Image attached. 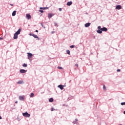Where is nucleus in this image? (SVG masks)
Wrapping results in <instances>:
<instances>
[{"label": "nucleus", "mask_w": 125, "mask_h": 125, "mask_svg": "<svg viewBox=\"0 0 125 125\" xmlns=\"http://www.w3.org/2000/svg\"><path fill=\"white\" fill-rule=\"evenodd\" d=\"M12 16H15L16 15V11H14L12 14Z\"/></svg>", "instance_id": "14"}, {"label": "nucleus", "mask_w": 125, "mask_h": 125, "mask_svg": "<svg viewBox=\"0 0 125 125\" xmlns=\"http://www.w3.org/2000/svg\"><path fill=\"white\" fill-rule=\"evenodd\" d=\"M58 87H59L60 88V89H61L62 90V89H64V85H59L58 86Z\"/></svg>", "instance_id": "12"}, {"label": "nucleus", "mask_w": 125, "mask_h": 125, "mask_svg": "<svg viewBox=\"0 0 125 125\" xmlns=\"http://www.w3.org/2000/svg\"><path fill=\"white\" fill-rule=\"evenodd\" d=\"M0 40H2V38H1V37H0Z\"/></svg>", "instance_id": "41"}, {"label": "nucleus", "mask_w": 125, "mask_h": 125, "mask_svg": "<svg viewBox=\"0 0 125 125\" xmlns=\"http://www.w3.org/2000/svg\"><path fill=\"white\" fill-rule=\"evenodd\" d=\"M57 25V23L55 22V23H54V25H55V26H56Z\"/></svg>", "instance_id": "34"}, {"label": "nucleus", "mask_w": 125, "mask_h": 125, "mask_svg": "<svg viewBox=\"0 0 125 125\" xmlns=\"http://www.w3.org/2000/svg\"><path fill=\"white\" fill-rule=\"evenodd\" d=\"M32 35V37H34L35 38V39H37V38H38V35H35V34H33Z\"/></svg>", "instance_id": "16"}, {"label": "nucleus", "mask_w": 125, "mask_h": 125, "mask_svg": "<svg viewBox=\"0 0 125 125\" xmlns=\"http://www.w3.org/2000/svg\"><path fill=\"white\" fill-rule=\"evenodd\" d=\"M70 47H75V45H72L70 46Z\"/></svg>", "instance_id": "28"}, {"label": "nucleus", "mask_w": 125, "mask_h": 125, "mask_svg": "<svg viewBox=\"0 0 125 125\" xmlns=\"http://www.w3.org/2000/svg\"><path fill=\"white\" fill-rule=\"evenodd\" d=\"M59 11H62V8H59Z\"/></svg>", "instance_id": "30"}, {"label": "nucleus", "mask_w": 125, "mask_h": 125, "mask_svg": "<svg viewBox=\"0 0 125 125\" xmlns=\"http://www.w3.org/2000/svg\"><path fill=\"white\" fill-rule=\"evenodd\" d=\"M19 98L20 100H21V101H24V99L25 98V96H20Z\"/></svg>", "instance_id": "5"}, {"label": "nucleus", "mask_w": 125, "mask_h": 125, "mask_svg": "<svg viewBox=\"0 0 125 125\" xmlns=\"http://www.w3.org/2000/svg\"><path fill=\"white\" fill-rule=\"evenodd\" d=\"M72 3H73V2H72V1H68L67 3V5H68V6H70V5H72Z\"/></svg>", "instance_id": "10"}, {"label": "nucleus", "mask_w": 125, "mask_h": 125, "mask_svg": "<svg viewBox=\"0 0 125 125\" xmlns=\"http://www.w3.org/2000/svg\"><path fill=\"white\" fill-rule=\"evenodd\" d=\"M124 114L125 115V111H124Z\"/></svg>", "instance_id": "42"}, {"label": "nucleus", "mask_w": 125, "mask_h": 125, "mask_svg": "<svg viewBox=\"0 0 125 125\" xmlns=\"http://www.w3.org/2000/svg\"><path fill=\"white\" fill-rule=\"evenodd\" d=\"M20 33H21V29L19 28L14 35V40H17L18 39V35H20Z\"/></svg>", "instance_id": "1"}, {"label": "nucleus", "mask_w": 125, "mask_h": 125, "mask_svg": "<svg viewBox=\"0 0 125 125\" xmlns=\"http://www.w3.org/2000/svg\"><path fill=\"white\" fill-rule=\"evenodd\" d=\"M27 71H26L25 69H21L20 70V73L21 74H24V73H26Z\"/></svg>", "instance_id": "9"}, {"label": "nucleus", "mask_w": 125, "mask_h": 125, "mask_svg": "<svg viewBox=\"0 0 125 125\" xmlns=\"http://www.w3.org/2000/svg\"><path fill=\"white\" fill-rule=\"evenodd\" d=\"M90 22H88L85 24L84 26L86 28H87V27H89L90 26Z\"/></svg>", "instance_id": "11"}, {"label": "nucleus", "mask_w": 125, "mask_h": 125, "mask_svg": "<svg viewBox=\"0 0 125 125\" xmlns=\"http://www.w3.org/2000/svg\"><path fill=\"white\" fill-rule=\"evenodd\" d=\"M75 66H76V67H78L79 66V64H78L77 63L75 64Z\"/></svg>", "instance_id": "31"}, {"label": "nucleus", "mask_w": 125, "mask_h": 125, "mask_svg": "<svg viewBox=\"0 0 125 125\" xmlns=\"http://www.w3.org/2000/svg\"><path fill=\"white\" fill-rule=\"evenodd\" d=\"M103 89L104 90H106V86H105V85H104Z\"/></svg>", "instance_id": "23"}, {"label": "nucleus", "mask_w": 125, "mask_h": 125, "mask_svg": "<svg viewBox=\"0 0 125 125\" xmlns=\"http://www.w3.org/2000/svg\"><path fill=\"white\" fill-rule=\"evenodd\" d=\"M66 52H67V53L69 55H70V50H66Z\"/></svg>", "instance_id": "22"}, {"label": "nucleus", "mask_w": 125, "mask_h": 125, "mask_svg": "<svg viewBox=\"0 0 125 125\" xmlns=\"http://www.w3.org/2000/svg\"><path fill=\"white\" fill-rule=\"evenodd\" d=\"M51 33V34H54V33H55V31H52Z\"/></svg>", "instance_id": "32"}, {"label": "nucleus", "mask_w": 125, "mask_h": 125, "mask_svg": "<svg viewBox=\"0 0 125 125\" xmlns=\"http://www.w3.org/2000/svg\"><path fill=\"white\" fill-rule=\"evenodd\" d=\"M58 69H59L60 70H63V67L61 66H58Z\"/></svg>", "instance_id": "20"}, {"label": "nucleus", "mask_w": 125, "mask_h": 125, "mask_svg": "<svg viewBox=\"0 0 125 125\" xmlns=\"http://www.w3.org/2000/svg\"><path fill=\"white\" fill-rule=\"evenodd\" d=\"M117 72H121V69H117Z\"/></svg>", "instance_id": "33"}, {"label": "nucleus", "mask_w": 125, "mask_h": 125, "mask_svg": "<svg viewBox=\"0 0 125 125\" xmlns=\"http://www.w3.org/2000/svg\"><path fill=\"white\" fill-rule=\"evenodd\" d=\"M55 109H54V108H51V111H54Z\"/></svg>", "instance_id": "29"}, {"label": "nucleus", "mask_w": 125, "mask_h": 125, "mask_svg": "<svg viewBox=\"0 0 125 125\" xmlns=\"http://www.w3.org/2000/svg\"><path fill=\"white\" fill-rule=\"evenodd\" d=\"M17 83L18 84H21L22 83H23V81H19V82H17Z\"/></svg>", "instance_id": "17"}, {"label": "nucleus", "mask_w": 125, "mask_h": 125, "mask_svg": "<svg viewBox=\"0 0 125 125\" xmlns=\"http://www.w3.org/2000/svg\"><path fill=\"white\" fill-rule=\"evenodd\" d=\"M53 16H54V14H52V13L48 14V18L49 19H50V18H51V17H52Z\"/></svg>", "instance_id": "3"}, {"label": "nucleus", "mask_w": 125, "mask_h": 125, "mask_svg": "<svg viewBox=\"0 0 125 125\" xmlns=\"http://www.w3.org/2000/svg\"><path fill=\"white\" fill-rule=\"evenodd\" d=\"M1 116H0V120H1Z\"/></svg>", "instance_id": "39"}, {"label": "nucleus", "mask_w": 125, "mask_h": 125, "mask_svg": "<svg viewBox=\"0 0 125 125\" xmlns=\"http://www.w3.org/2000/svg\"><path fill=\"white\" fill-rule=\"evenodd\" d=\"M40 9H43V10H44L45 9H48V7H40Z\"/></svg>", "instance_id": "15"}, {"label": "nucleus", "mask_w": 125, "mask_h": 125, "mask_svg": "<svg viewBox=\"0 0 125 125\" xmlns=\"http://www.w3.org/2000/svg\"><path fill=\"white\" fill-rule=\"evenodd\" d=\"M22 66H23V67H27V66H28V65L26 63H23Z\"/></svg>", "instance_id": "19"}, {"label": "nucleus", "mask_w": 125, "mask_h": 125, "mask_svg": "<svg viewBox=\"0 0 125 125\" xmlns=\"http://www.w3.org/2000/svg\"><path fill=\"white\" fill-rule=\"evenodd\" d=\"M26 18L28 19V20H30V19H31V15L27 14L26 15Z\"/></svg>", "instance_id": "6"}, {"label": "nucleus", "mask_w": 125, "mask_h": 125, "mask_svg": "<svg viewBox=\"0 0 125 125\" xmlns=\"http://www.w3.org/2000/svg\"><path fill=\"white\" fill-rule=\"evenodd\" d=\"M35 32H36V33H38V32H39V30H36L35 31Z\"/></svg>", "instance_id": "36"}, {"label": "nucleus", "mask_w": 125, "mask_h": 125, "mask_svg": "<svg viewBox=\"0 0 125 125\" xmlns=\"http://www.w3.org/2000/svg\"><path fill=\"white\" fill-rule=\"evenodd\" d=\"M36 39H38V41H40L41 40V39L40 38H37Z\"/></svg>", "instance_id": "35"}, {"label": "nucleus", "mask_w": 125, "mask_h": 125, "mask_svg": "<svg viewBox=\"0 0 125 125\" xmlns=\"http://www.w3.org/2000/svg\"><path fill=\"white\" fill-rule=\"evenodd\" d=\"M34 95H35V94H34V93H32L30 94V97H34Z\"/></svg>", "instance_id": "21"}, {"label": "nucleus", "mask_w": 125, "mask_h": 125, "mask_svg": "<svg viewBox=\"0 0 125 125\" xmlns=\"http://www.w3.org/2000/svg\"><path fill=\"white\" fill-rule=\"evenodd\" d=\"M39 12H41V13H43V10H40Z\"/></svg>", "instance_id": "25"}, {"label": "nucleus", "mask_w": 125, "mask_h": 125, "mask_svg": "<svg viewBox=\"0 0 125 125\" xmlns=\"http://www.w3.org/2000/svg\"><path fill=\"white\" fill-rule=\"evenodd\" d=\"M54 101L53 98H51L49 99V102H52Z\"/></svg>", "instance_id": "18"}, {"label": "nucleus", "mask_w": 125, "mask_h": 125, "mask_svg": "<svg viewBox=\"0 0 125 125\" xmlns=\"http://www.w3.org/2000/svg\"><path fill=\"white\" fill-rule=\"evenodd\" d=\"M15 103H18V101H16Z\"/></svg>", "instance_id": "40"}, {"label": "nucleus", "mask_w": 125, "mask_h": 125, "mask_svg": "<svg viewBox=\"0 0 125 125\" xmlns=\"http://www.w3.org/2000/svg\"><path fill=\"white\" fill-rule=\"evenodd\" d=\"M41 26H42V28H43L44 29H45V26H44L42 23H41Z\"/></svg>", "instance_id": "24"}, {"label": "nucleus", "mask_w": 125, "mask_h": 125, "mask_svg": "<svg viewBox=\"0 0 125 125\" xmlns=\"http://www.w3.org/2000/svg\"><path fill=\"white\" fill-rule=\"evenodd\" d=\"M101 31L102 32H107L108 31V29L106 27H103L101 28Z\"/></svg>", "instance_id": "4"}, {"label": "nucleus", "mask_w": 125, "mask_h": 125, "mask_svg": "<svg viewBox=\"0 0 125 125\" xmlns=\"http://www.w3.org/2000/svg\"><path fill=\"white\" fill-rule=\"evenodd\" d=\"M27 54L28 59H30V58H32V56H33V55L31 53H28Z\"/></svg>", "instance_id": "8"}, {"label": "nucleus", "mask_w": 125, "mask_h": 125, "mask_svg": "<svg viewBox=\"0 0 125 125\" xmlns=\"http://www.w3.org/2000/svg\"><path fill=\"white\" fill-rule=\"evenodd\" d=\"M97 32L98 34H102V30H101V29H98V30H97Z\"/></svg>", "instance_id": "13"}, {"label": "nucleus", "mask_w": 125, "mask_h": 125, "mask_svg": "<svg viewBox=\"0 0 125 125\" xmlns=\"http://www.w3.org/2000/svg\"><path fill=\"white\" fill-rule=\"evenodd\" d=\"M116 9H118V10H120V9H122V6H121V5H118L116 6Z\"/></svg>", "instance_id": "7"}, {"label": "nucleus", "mask_w": 125, "mask_h": 125, "mask_svg": "<svg viewBox=\"0 0 125 125\" xmlns=\"http://www.w3.org/2000/svg\"><path fill=\"white\" fill-rule=\"evenodd\" d=\"M98 29H99V30H101V29H102V28H101V26H99L98 27Z\"/></svg>", "instance_id": "26"}, {"label": "nucleus", "mask_w": 125, "mask_h": 125, "mask_svg": "<svg viewBox=\"0 0 125 125\" xmlns=\"http://www.w3.org/2000/svg\"><path fill=\"white\" fill-rule=\"evenodd\" d=\"M22 116L23 117H25V118H30V114L28 113V112H25L22 113Z\"/></svg>", "instance_id": "2"}, {"label": "nucleus", "mask_w": 125, "mask_h": 125, "mask_svg": "<svg viewBox=\"0 0 125 125\" xmlns=\"http://www.w3.org/2000/svg\"><path fill=\"white\" fill-rule=\"evenodd\" d=\"M29 35L30 36H33L32 35H34V34L30 33Z\"/></svg>", "instance_id": "37"}, {"label": "nucleus", "mask_w": 125, "mask_h": 125, "mask_svg": "<svg viewBox=\"0 0 125 125\" xmlns=\"http://www.w3.org/2000/svg\"><path fill=\"white\" fill-rule=\"evenodd\" d=\"M10 5H11V6H13V4H10Z\"/></svg>", "instance_id": "38"}, {"label": "nucleus", "mask_w": 125, "mask_h": 125, "mask_svg": "<svg viewBox=\"0 0 125 125\" xmlns=\"http://www.w3.org/2000/svg\"><path fill=\"white\" fill-rule=\"evenodd\" d=\"M121 104L122 105H125V102L121 103Z\"/></svg>", "instance_id": "27"}]
</instances>
